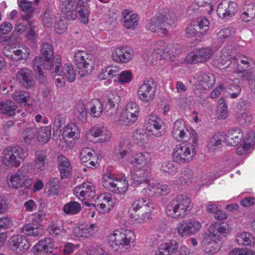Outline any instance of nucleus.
<instances>
[{
  "label": "nucleus",
  "instance_id": "obj_58",
  "mask_svg": "<svg viewBox=\"0 0 255 255\" xmlns=\"http://www.w3.org/2000/svg\"><path fill=\"white\" fill-rule=\"evenodd\" d=\"M225 62H229L228 64H239V63H241V64H250V62H252V61L251 60V59H249L247 57H246L244 55H240L233 57L229 56L228 60H226Z\"/></svg>",
  "mask_w": 255,
  "mask_h": 255
},
{
  "label": "nucleus",
  "instance_id": "obj_32",
  "mask_svg": "<svg viewBox=\"0 0 255 255\" xmlns=\"http://www.w3.org/2000/svg\"><path fill=\"white\" fill-rule=\"evenodd\" d=\"M58 164L61 178L67 177L72 170L69 159L63 155H60L58 156Z\"/></svg>",
  "mask_w": 255,
  "mask_h": 255
},
{
  "label": "nucleus",
  "instance_id": "obj_31",
  "mask_svg": "<svg viewBox=\"0 0 255 255\" xmlns=\"http://www.w3.org/2000/svg\"><path fill=\"white\" fill-rule=\"evenodd\" d=\"M243 137V133L241 129H232L225 134V142L229 145L236 146L241 142Z\"/></svg>",
  "mask_w": 255,
  "mask_h": 255
},
{
  "label": "nucleus",
  "instance_id": "obj_39",
  "mask_svg": "<svg viewBox=\"0 0 255 255\" xmlns=\"http://www.w3.org/2000/svg\"><path fill=\"white\" fill-rule=\"evenodd\" d=\"M52 246L51 239L45 238L39 241L37 245L33 247L32 251L35 255L38 253L44 254L48 253L49 249H52Z\"/></svg>",
  "mask_w": 255,
  "mask_h": 255
},
{
  "label": "nucleus",
  "instance_id": "obj_59",
  "mask_svg": "<svg viewBox=\"0 0 255 255\" xmlns=\"http://www.w3.org/2000/svg\"><path fill=\"white\" fill-rule=\"evenodd\" d=\"M255 16V6L252 5H249L246 11L241 13V18L245 22L251 21Z\"/></svg>",
  "mask_w": 255,
  "mask_h": 255
},
{
  "label": "nucleus",
  "instance_id": "obj_27",
  "mask_svg": "<svg viewBox=\"0 0 255 255\" xmlns=\"http://www.w3.org/2000/svg\"><path fill=\"white\" fill-rule=\"evenodd\" d=\"M80 160L82 163H87L86 166L92 168L96 165L97 163L96 153L94 150L89 148H83L80 152Z\"/></svg>",
  "mask_w": 255,
  "mask_h": 255
},
{
  "label": "nucleus",
  "instance_id": "obj_45",
  "mask_svg": "<svg viewBox=\"0 0 255 255\" xmlns=\"http://www.w3.org/2000/svg\"><path fill=\"white\" fill-rule=\"evenodd\" d=\"M132 210L153 209V204L148 199L140 198L135 201L132 204Z\"/></svg>",
  "mask_w": 255,
  "mask_h": 255
},
{
  "label": "nucleus",
  "instance_id": "obj_52",
  "mask_svg": "<svg viewBox=\"0 0 255 255\" xmlns=\"http://www.w3.org/2000/svg\"><path fill=\"white\" fill-rule=\"evenodd\" d=\"M29 94L23 90H15L12 94V99L19 104L25 103L28 102Z\"/></svg>",
  "mask_w": 255,
  "mask_h": 255
},
{
  "label": "nucleus",
  "instance_id": "obj_35",
  "mask_svg": "<svg viewBox=\"0 0 255 255\" xmlns=\"http://www.w3.org/2000/svg\"><path fill=\"white\" fill-rule=\"evenodd\" d=\"M165 27L159 18L156 17V15L151 18L148 25V29L152 32L160 31L164 35L168 33V30Z\"/></svg>",
  "mask_w": 255,
  "mask_h": 255
},
{
  "label": "nucleus",
  "instance_id": "obj_54",
  "mask_svg": "<svg viewBox=\"0 0 255 255\" xmlns=\"http://www.w3.org/2000/svg\"><path fill=\"white\" fill-rule=\"evenodd\" d=\"M236 119L242 126L250 124L253 120V116L248 112H238L236 115Z\"/></svg>",
  "mask_w": 255,
  "mask_h": 255
},
{
  "label": "nucleus",
  "instance_id": "obj_23",
  "mask_svg": "<svg viewBox=\"0 0 255 255\" xmlns=\"http://www.w3.org/2000/svg\"><path fill=\"white\" fill-rule=\"evenodd\" d=\"M147 170L138 169L131 173L132 184L134 186H138L141 184L147 185L146 188L144 189L145 191H151V187L149 185V180L148 179Z\"/></svg>",
  "mask_w": 255,
  "mask_h": 255
},
{
  "label": "nucleus",
  "instance_id": "obj_22",
  "mask_svg": "<svg viewBox=\"0 0 255 255\" xmlns=\"http://www.w3.org/2000/svg\"><path fill=\"white\" fill-rule=\"evenodd\" d=\"M53 49L51 44L46 42L42 43L40 46L39 55L35 57L33 64L50 62L53 56Z\"/></svg>",
  "mask_w": 255,
  "mask_h": 255
},
{
  "label": "nucleus",
  "instance_id": "obj_8",
  "mask_svg": "<svg viewBox=\"0 0 255 255\" xmlns=\"http://www.w3.org/2000/svg\"><path fill=\"white\" fill-rule=\"evenodd\" d=\"M156 85L152 79L144 81L143 83L138 88L137 96L139 99L143 103H148L152 102L155 96Z\"/></svg>",
  "mask_w": 255,
  "mask_h": 255
},
{
  "label": "nucleus",
  "instance_id": "obj_42",
  "mask_svg": "<svg viewBox=\"0 0 255 255\" xmlns=\"http://www.w3.org/2000/svg\"><path fill=\"white\" fill-rule=\"evenodd\" d=\"M37 129L35 127L26 128L21 133V139L27 144H31L37 137Z\"/></svg>",
  "mask_w": 255,
  "mask_h": 255
},
{
  "label": "nucleus",
  "instance_id": "obj_63",
  "mask_svg": "<svg viewBox=\"0 0 255 255\" xmlns=\"http://www.w3.org/2000/svg\"><path fill=\"white\" fill-rule=\"evenodd\" d=\"M118 69L116 67L115 69L111 68L108 69H103L101 72L98 75L99 78L101 80H105L107 78L112 79L117 75Z\"/></svg>",
  "mask_w": 255,
  "mask_h": 255
},
{
  "label": "nucleus",
  "instance_id": "obj_13",
  "mask_svg": "<svg viewBox=\"0 0 255 255\" xmlns=\"http://www.w3.org/2000/svg\"><path fill=\"white\" fill-rule=\"evenodd\" d=\"M203 247L204 251L209 254H213L217 253L221 249L222 240L218 239L216 236L209 235L205 232L202 241Z\"/></svg>",
  "mask_w": 255,
  "mask_h": 255
},
{
  "label": "nucleus",
  "instance_id": "obj_48",
  "mask_svg": "<svg viewBox=\"0 0 255 255\" xmlns=\"http://www.w3.org/2000/svg\"><path fill=\"white\" fill-rule=\"evenodd\" d=\"M91 115L96 118L100 117L103 111V105L100 100L95 99L89 103Z\"/></svg>",
  "mask_w": 255,
  "mask_h": 255
},
{
  "label": "nucleus",
  "instance_id": "obj_53",
  "mask_svg": "<svg viewBox=\"0 0 255 255\" xmlns=\"http://www.w3.org/2000/svg\"><path fill=\"white\" fill-rule=\"evenodd\" d=\"M11 58L16 61L26 59L30 54V50L26 46L22 47V49H17L13 51Z\"/></svg>",
  "mask_w": 255,
  "mask_h": 255
},
{
  "label": "nucleus",
  "instance_id": "obj_56",
  "mask_svg": "<svg viewBox=\"0 0 255 255\" xmlns=\"http://www.w3.org/2000/svg\"><path fill=\"white\" fill-rule=\"evenodd\" d=\"M50 194H57L60 189L59 180L58 178H51L47 184Z\"/></svg>",
  "mask_w": 255,
  "mask_h": 255
},
{
  "label": "nucleus",
  "instance_id": "obj_29",
  "mask_svg": "<svg viewBox=\"0 0 255 255\" xmlns=\"http://www.w3.org/2000/svg\"><path fill=\"white\" fill-rule=\"evenodd\" d=\"M124 18V26L128 29L134 30L138 24V18L136 14L132 13L128 9H125L122 13Z\"/></svg>",
  "mask_w": 255,
  "mask_h": 255
},
{
  "label": "nucleus",
  "instance_id": "obj_36",
  "mask_svg": "<svg viewBox=\"0 0 255 255\" xmlns=\"http://www.w3.org/2000/svg\"><path fill=\"white\" fill-rule=\"evenodd\" d=\"M153 209L145 210H132L131 217L139 223H144L151 219V212Z\"/></svg>",
  "mask_w": 255,
  "mask_h": 255
},
{
  "label": "nucleus",
  "instance_id": "obj_9",
  "mask_svg": "<svg viewBox=\"0 0 255 255\" xmlns=\"http://www.w3.org/2000/svg\"><path fill=\"white\" fill-rule=\"evenodd\" d=\"M201 228V223L194 219H189L179 223L175 228L178 235L186 237L195 235Z\"/></svg>",
  "mask_w": 255,
  "mask_h": 255
},
{
  "label": "nucleus",
  "instance_id": "obj_19",
  "mask_svg": "<svg viewBox=\"0 0 255 255\" xmlns=\"http://www.w3.org/2000/svg\"><path fill=\"white\" fill-rule=\"evenodd\" d=\"M99 201L96 205L92 204L101 213L108 212L114 206V198L110 194H101L97 197Z\"/></svg>",
  "mask_w": 255,
  "mask_h": 255
},
{
  "label": "nucleus",
  "instance_id": "obj_28",
  "mask_svg": "<svg viewBox=\"0 0 255 255\" xmlns=\"http://www.w3.org/2000/svg\"><path fill=\"white\" fill-rule=\"evenodd\" d=\"M61 66L62 65H58L56 66L55 73L58 75H60V73H62L67 78L69 82H73L75 80L77 75V66L75 69L73 65H64L63 67Z\"/></svg>",
  "mask_w": 255,
  "mask_h": 255
},
{
  "label": "nucleus",
  "instance_id": "obj_16",
  "mask_svg": "<svg viewBox=\"0 0 255 255\" xmlns=\"http://www.w3.org/2000/svg\"><path fill=\"white\" fill-rule=\"evenodd\" d=\"M6 181L8 186L14 189L21 187L29 188L32 183L31 180H26L17 172L8 174L6 177Z\"/></svg>",
  "mask_w": 255,
  "mask_h": 255
},
{
  "label": "nucleus",
  "instance_id": "obj_1",
  "mask_svg": "<svg viewBox=\"0 0 255 255\" xmlns=\"http://www.w3.org/2000/svg\"><path fill=\"white\" fill-rule=\"evenodd\" d=\"M193 207L191 200L187 196L179 195L167 204L165 213L173 219L181 220L188 215Z\"/></svg>",
  "mask_w": 255,
  "mask_h": 255
},
{
  "label": "nucleus",
  "instance_id": "obj_3",
  "mask_svg": "<svg viewBox=\"0 0 255 255\" xmlns=\"http://www.w3.org/2000/svg\"><path fill=\"white\" fill-rule=\"evenodd\" d=\"M25 158L24 150L18 146H7L1 154L2 163L9 169L18 167Z\"/></svg>",
  "mask_w": 255,
  "mask_h": 255
},
{
  "label": "nucleus",
  "instance_id": "obj_4",
  "mask_svg": "<svg viewBox=\"0 0 255 255\" xmlns=\"http://www.w3.org/2000/svg\"><path fill=\"white\" fill-rule=\"evenodd\" d=\"M135 240V236L133 231L129 230H117L109 237V243L115 249H128L131 244Z\"/></svg>",
  "mask_w": 255,
  "mask_h": 255
},
{
  "label": "nucleus",
  "instance_id": "obj_30",
  "mask_svg": "<svg viewBox=\"0 0 255 255\" xmlns=\"http://www.w3.org/2000/svg\"><path fill=\"white\" fill-rule=\"evenodd\" d=\"M155 15L165 26H171L175 20V14L168 8L159 9Z\"/></svg>",
  "mask_w": 255,
  "mask_h": 255
},
{
  "label": "nucleus",
  "instance_id": "obj_20",
  "mask_svg": "<svg viewBox=\"0 0 255 255\" xmlns=\"http://www.w3.org/2000/svg\"><path fill=\"white\" fill-rule=\"evenodd\" d=\"M133 53V51L129 47L122 46L115 49L112 57L114 61L126 63L131 59Z\"/></svg>",
  "mask_w": 255,
  "mask_h": 255
},
{
  "label": "nucleus",
  "instance_id": "obj_18",
  "mask_svg": "<svg viewBox=\"0 0 255 255\" xmlns=\"http://www.w3.org/2000/svg\"><path fill=\"white\" fill-rule=\"evenodd\" d=\"M139 107L135 102H129L126 106L123 113V120L126 124L134 123L137 119Z\"/></svg>",
  "mask_w": 255,
  "mask_h": 255
},
{
  "label": "nucleus",
  "instance_id": "obj_44",
  "mask_svg": "<svg viewBox=\"0 0 255 255\" xmlns=\"http://www.w3.org/2000/svg\"><path fill=\"white\" fill-rule=\"evenodd\" d=\"M80 130L78 127L74 123H70L65 127L63 134L67 137L73 139L79 138Z\"/></svg>",
  "mask_w": 255,
  "mask_h": 255
},
{
  "label": "nucleus",
  "instance_id": "obj_62",
  "mask_svg": "<svg viewBox=\"0 0 255 255\" xmlns=\"http://www.w3.org/2000/svg\"><path fill=\"white\" fill-rule=\"evenodd\" d=\"M22 230L28 236L36 237L39 234L38 229L33 223L25 225L22 228Z\"/></svg>",
  "mask_w": 255,
  "mask_h": 255
},
{
  "label": "nucleus",
  "instance_id": "obj_51",
  "mask_svg": "<svg viewBox=\"0 0 255 255\" xmlns=\"http://www.w3.org/2000/svg\"><path fill=\"white\" fill-rule=\"evenodd\" d=\"M175 162L166 161L163 162L161 165V170L168 174L174 175L178 171V167Z\"/></svg>",
  "mask_w": 255,
  "mask_h": 255
},
{
  "label": "nucleus",
  "instance_id": "obj_2",
  "mask_svg": "<svg viewBox=\"0 0 255 255\" xmlns=\"http://www.w3.org/2000/svg\"><path fill=\"white\" fill-rule=\"evenodd\" d=\"M62 11L71 19H75V14L72 12L75 9L77 10L81 21L84 24L89 23V17L90 13L89 0H60Z\"/></svg>",
  "mask_w": 255,
  "mask_h": 255
},
{
  "label": "nucleus",
  "instance_id": "obj_47",
  "mask_svg": "<svg viewBox=\"0 0 255 255\" xmlns=\"http://www.w3.org/2000/svg\"><path fill=\"white\" fill-rule=\"evenodd\" d=\"M63 210L66 214L75 215L81 211V206L78 202L70 201L64 205Z\"/></svg>",
  "mask_w": 255,
  "mask_h": 255
},
{
  "label": "nucleus",
  "instance_id": "obj_21",
  "mask_svg": "<svg viewBox=\"0 0 255 255\" xmlns=\"http://www.w3.org/2000/svg\"><path fill=\"white\" fill-rule=\"evenodd\" d=\"M230 228L226 223H215L210 226L206 232L212 236L217 237L218 239L222 240V237H226L230 233Z\"/></svg>",
  "mask_w": 255,
  "mask_h": 255
},
{
  "label": "nucleus",
  "instance_id": "obj_15",
  "mask_svg": "<svg viewBox=\"0 0 255 255\" xmlns=\"http://www.w3.org/2000/svg\"><path fill=\"white\" fill-rule=\"evenodd\" d=\"M237 7V4L235 2L223 0L219 4L217 9V13L221 18H228L236 14Z\"/></svg>",
  "mask_w": 255,
  "mask_h": 255
},
{
  "label": "nucleus",
  "instance_id": "obj_61",
  "mask_svg": "<svg viewBox=\"0 0 255 255\" xmlns=\"http://www.w3.org/2000/svg\"><path fill=\"white\" fill-rule=\"evenodd\" d=\"M235 33V30L233 28H225L221 29L217 33V37L219 39H227L232 37Z\"/></svg>",
  "mask_w": 255,
  "mask_h": 255
},
{
  "label": "nucleus",
  "instance_id": "obj_24",
  "mask_svg": "<svg viewBox=\"0 0 255 255\" xmlns=\"http://www.w3.org/2000/svg\"><path fill=\"white\" fill-rule=\"evenodd\" d=\"M151 156L147 153H138L132 156L130 162L138 169L147 170L151 165Z\"/></svg>",
  "mask_w": 255,
  "mask_h": 255
},
{
  "label": "nucleus",
  "instance_id": "obj_11",
  "mask_svg": "<svg viewBox=\"0 0 255 255\" xmlns=\"http://www.w3.org/2000/svg\"><path fill=\"white\" fill-rule=\"evenodd\" d=\"M73 194L82 201L91 200L96 196V188L91 182H83L74 189Z\"/></svg>",
  "mask_w": 255,
  "mask_h": 255
},
{
  "label": "nucleus",
  "instance_id": "obj_34",
  "mask_svg": "<svg viewBox=\"0 0 255 255\" xmlns=\"http://www.w3.org/2000/svg\"><path fill=\"white\" fill-rule=\"evenodd\" d=\"M74 60L76 64H90V62H95L94 55L84 50L76 51Z\"/></svg>",
  "mask_w": 255,
  "mask_h": 255
},
{
  "label": "nucleus",
  "instance_id": "obj_49",
  "mask_svg": "<svg viewBox=\"0 0 255 255\" xmlns=\"http://www.w3.org/2000/svg\"><path fill=\"white\" fill-rule=\"evenodd\" d=\"M75 116L82 122L86 121L87 117V109L85 104L81 101H79L76 104L75 109Z\"/></svg>",
  "mask_w": 255,
  "mask_h": 255
},
{
  "label": "nucleus",
  "instance_id": "obj_60",
  "mask_svg": "<svg viewBox=\"0 0 255 255\" xmlns=\"http://www.w3.org/2000/svg\"><path fill=\"white\" fill-rule=\"evenodd\" d=\"M235 73L237 74H242L241 77L246 78L249 81H252L254 79L255 72L254 70H246L238 66Z\"/></svg>",
  "mask_w": 255,
  "mask_h": 255
},
{
  "label": "nucleus",
  "instance_id": "obj_12",
  "mask_svg": "<svg viewBox=\"0 0 255 255\" xmlns=\"http://www.w3.org/2000/svg\"><path fill=\"white\" fill-rule=\"evenodd\" d=\"M212 54L210 48H201L189 54L185 58L186 64H198L206 62Z\"/></svg>",
  "mask_w": 255,
  "mask_h": 255
},
{
  "label": "nucleus",
  "instance_id": "obj_37",
  "mask_svg": "<svg viewBox=\"0 0 255 255\" xmlns=\"http://www.w3.org/2000/svg\"><path fill=\"white\" fill-rule=\"evenodd\" d=\"M236 241L239 246H253L255 244V239L253 235L248 232L238 233Z\"/></svg>",
  "mask_w": 255,
  "mask_h": 255
},
{
  "label": "nucleus",
  "instance_id": "obj_10",
  "mask_svg": "<svg viewBox=\"0 0 255 255\" xmlns=\"http://www.w3.org/2000/svg\"><path fill=\"white\" fill-rule=\"evenodd\" d=\"M144 126L149 136L159 137L163 134L162 121L157 116H148L145 121Z\"/></svg>",
  "mask_w": 255,
  "mask_h": 255
},
{
  "label": "nucleus",
  "instance_id": "obj_33",
  "mask_svg": "<svg viewBox=\"0 0 255 255\" xmlns=\"http://www.w3.org/2000/svg\"><path fill=\"white\" fill-rule=\"evenodd\" d=\"M48 159L45 153L42 151H37L35 153L34 168L38 171H44L48 164Z\"/></svg>",
  "mask_w": 255,
  "mask_h": 255
},
{
  "label": "nucleus",
  "instance_id": "obj_46",
  "mask_svg": "<svg viewBox=\"0 0 255 255\" xmlns=\"http://www.w3.org/2000/svg\"><path fill=\"white\" fill-rule=\"evenodd\" d=\"M51 128L50 126L41 127L37 130V138L40 142L47 143L50 139Z\"/></svg>",
  "mask_w": 255,
  "mask_h": 255
},
{
  "label": "nucleus",
  "instance_id": "obj_64",
  "mask_svg": "<svg viewBox=\"0 0 255 255\" xmlns=\"http://www.w3.org/2000/svg\"><path fill=\"white\" fill-rule=\"evenodd\" d=\"M31 164L29 162H25L16 171L21 176H22L23 178L26 179V180H31L29 178L28 174L30 170Z\"/></svg>",
  "mask_w": 255,
  "mask_h": 255
},
{
  "label": "nucleus",
  "instance_id": "obj_57",
  "mask_svg": "<svg viewBox=\"0 0 255 255\" xmlns=\"http://www.w3.org/2000/svg\"><path fill=\"white\" fill-rule=\"evenodd\" d=\"M132 137L136 144L141 145L146 142L147 135L143 130L137 129L133 133Z\"/></svg>",
  "mask_w": 255,
  "mask_h": 255
},
{
  "label": "nucleus",
  "instance_id": "obj_17",
  "mask_svg": "<svg viewBox=\"0 0 255 255\" xmlns=\"http://www.w3.org/2000/svg\"><path fill=\"white\" fill-rule=\"evenodd\" d=\"M11 249L18 254H22L30 248L27 238L22 235L13 236L9 242Z\"/></svg>",
  "mask_w": 255,
  "mask_h": 255
},
{
  "label": "nucleus",
  "instance_id": "obj_50",
  "mask_svg": "<svg viewBox=\"0 0 255 255\" xmlns=\"http://www.w3.org/2000/svg\"><path fill=\"white\" fill-rule=\"evenodd\" d=\"M193 21L195 23L196 27L198 28L199 34L203 35L208 31L209 21L206 17H199Z\"/></svg>",
  "mask_w": 255,
  "mask_h": 255
},
{
  "label": "nucleus",
  "instance_id": "obj_6",
  "mask_svg": "<svg viewBox=\"0 0 255 255\" xmlns=\"http://www.w3.org/2000/svg\"><path fill=\"white\" fill-rule=\"evenodd\" d=\"M196 139L193 138L192 143L183 142L177 145L174 148L172 157L174 161L178 163H186L191 161L195 155V146Z\"/></svg>",
  "mask_w": 255,
  "mask_h": 255
},
{
  "label": "nucleus",
  "instance_id": "obj_14",
  "mask_svg": "<svg viewBox=\"0 0 255 255\" xmlns=\"http://www.w3.org/2000/svg\"><path fill=\"white\" fill-rule=\"evenodd\" d=\"M172 135L178 141H182L184 142L188 141L191 138V133L181 120H178L174 122Z\"/></svg>",
  "mask_w": 255,
  "mask_h": 255
},
{
  "label": "nucleus",
  "instance_id": "obj_43",
  "mask_svg": "<svg viewBox=\"0 0 255 255\" xmlns=\"http://www.w3.org/2000/svg\"><path fill=\"white\" fill-rule=\"evenodd\" d=\"M192 177V171L190 169H185L182 170L179 175L175 177L173 182L178 185H185L191 181Z\"/></svg>",
  "mask_w": 255,
  "mask_h": 255
},
{
  "label": "nucleus",
  "instance_id": "obj_26",
  "mask_svg": "<svg viewBox=\"0 0 255 255\" xmlns=\"http://www.w3.org/2000/svg\"><path fill=\"white\" fill-rule=\"evenodd\" d=\"M17 78L27 89L32 88L35 85L33 73L27 68L21 69L17 74Z\"/></svg>",
  "mask_w": 255,
  "mask_h": 255
},
{
  "label": "nucleus",
  "instance_id": "obj_7",
  "mask_svg": "<svg viewBox=\"0 0 255 255\" xmlns=\"http://www.w3.org/2000/svg\"><path fill=\"white\" fill-rule=\"evenodd\" d=\"M102 184L106 189L117 194L125 193L128 187L126 177L119 178L112 174H105L103 176Z\"/></svg>",
  "mask_w": 255,
  "mask_h": 255
},
{
  "label": "nucleus",
  "instance_id": "obj_25",
  "mask_svg": "<svg viewBox=\"0 0 255 255\" xmlns=\"http://www.w3.org/2000/svg\"><path fill=\"white\" fill-rule=\"evenodd\" d=\"M178 248V243L176 241L170 240L160 244L154 255H175Z\"/></svg>",
  "mask_w": 255,
  "mask_h": 255
},
{
  "label": "nucleus",
  "instance_id": "obj_5",
  "mask_svg": "<svg viewBox=\"0 0 255 255\" xmlns=\"http://www.w3.org/2000/svg\"><path fill=\"white\" fill-rule=\"evenodd\" d=\"M180 52V45L178 44H170L166 46L165 43L161 41L154 45L151 56L155 61L164 59L169 62L173 61V59Z\"/></svg>",
  "mask_w": 255,
  "mask_h": 255
},
{
  "label": "nucleus",
  "instance_id": "obj_40",
  "mask_svg": "<svg viewBox=\"0 0 255 255\" xmlns=\"http://www.w3.org/2000/svg\"><path fill=\"white\" fill-rule=\"evenodd\" d=\"M0 111L2 114L10 117L14 116L16 112H19L17 106L11 100L0 102Z\"/></svg>",
  "mask_w": 255,
  "mask_h": 255
},
{
  "label": "nucleus",
  "instance_id": "obj_38",
  "mask_svg": "<svg viewBox=\"0 0 255 255\" xmlns=\"http://www.w3.org/2000/svg\"><path fill=\"white\" fill-rule=\"evenodd\" d=\"M225 134L223 132L215 133L211 138L208 144V149L210 152H213L217 148H220L223 141H225Z\"/></svg>",
  "mask_w": 255,
  "mask_h": 255
},
{
  "label": "nucleus",
  "instance_id": "obj_55",
  "mask_svg": "<svg viewBox=\"0 0 255 255\" xmlns=\"http://www.w3.org/2000/svg\"><path fill=\"white\" fill-rule=\"evenodd\" d=\"M48 232L53 236L57 237L64 233L61 224L56 222H52L48 227Z\"/></svg>",
  "mask_w": 255,
  "mask_h": 255
},
{
  "label": "nucleus",
  "instance_id": "obj_41",
  "mask_svg": "<svg viewBox=\"0 0 255 255\" xmlns=\"http://www.w3.org/2000/svg\"><path fill=\"white\" fill-rule=\"evenodd\" d=\"M197 80L200 85L205 90L212 88L215 84L214 76L210 73L199 75Z\"/></svg>",
  "mask_w": 255,
  "mask_h": 255
}]
</instances>
